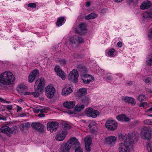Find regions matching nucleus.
<instances>
[{"instance_id": "1", "label": "nucleus", "mask_w": 152, "mask_h": 152, "mask_svg": "<svg viewBox=\"0 0 152 152\" xmlns=\"http://www.w3.org/2000/svg\"><path fill=\"white\" fill-rule=\"evenodd\" d=\"M138 135L137 134L135 135L134 133L132 135L129 134H125L124 137V143H121L119 145V152H130V149L129 147L131 144L138 140Z\"/></svg>"}, {"instance_id": "2", "label": "nucleus", "mask_w": 152, "mask_h": 152, "mask_svg": "<svg viewBox=\"0 0 152 152\" xmlns=\"http://www.w3.org/2000/svg\"><path fill=\"white\" fill-rule=\"evenodd\" d=\"M45 81L43 78L41 77L38 79L35 82L34 89L40 94L43 91L45 86Z\"/></svg>"}, {"instance_id": "3", "label": "nucleus", "mask_w": 152, "mask_h": 152, "mask_svg": "<svg viewBox=\"0 0 152 152\" xmlns=\"http://www.w3.org/2000/svg\"><path fill=\"white\" fill-rule=\"evenodd\" d=\"M152 130L149 127L143 126L141 129L140 136L142 138L149 140L151 136Z\"/></svg>"}, {"instance_id": "4", "label": "nucleus", "mask_w": 152, "mask_h": 152, "mask_svg": "<svg viewBox=\"0 0 152 152\" xmlns=\"http://www.w3.org/2000/svg\"><path fill=\"white\" fill-rule=\"evenodd\" d=\"M4 77L6 79V85H10L14 83L15 77L12 73L9 71H6L4 73Z\"/></svg>"}, {"instance_id": "5", "label": "nucleus", "mask_w": 152, "mask_h": 152, "mask_svg": "<svg viewBox=\"0 0 152 152\" xmlns=\"http://www.w3.org/2000/svg\"><path fill=\"white\" fill-rule=\"evenodd\" d=\"M78 76V71L76 69H74L70 72L68 75V78L70 81L75 83L77 81Z\"/></svg>"}, {"instance_id": "6", "label": "nucleus", "mask_w": 152, "mask_h": 152, "mask_svg": "<svg viewBox=\"0 0 152 152\" xmlns=\"http://www.w3.org/2000/svg\"><path fill=\"white\" fill-rule=\"evenodd\" d=\"M45 95L49 99L53 98L55 92V89L54 87L51 85H48L45 88Z\"/></svg>"}, {"instance_id": "7", "label": "nucleus", "mask_w": 152, "mask_h": 152, "mask_svg": "<svg viewBox=\"0 0 152 152\" xmlns=\"http://www.w3.org/2000/svg\"><path fill=\"white\" fill-rule=\"evenodd\" d=\"M85 113L87 116L93 118H96L97 116L99 115L100 114L98 111L94 110L93 108H86Z\"/></svg>"}, {"instance_id": "8", "label": "nucleus", "mask_w": 152, "mask_h": 152, "mask_svg": "<svg viewBox=\"0 0 152 152\" xmlns=\"http://www.w3.org/2000/svg\"><path fill=\"white\" fill-rule=\"evenodd\" d=\"M118 126L117 123L112 120L107 121L105 124V127L110 130L113 131Z\"/></svg>"}, {"instance_id": "9", "label": "nucleus", "mask_w": 152, "mask_h": 152, "mask_svg": "<svg viewBox=\"0 0 152 152\" xmlns=\"http://www.w3.org/2000/svg\"><path fill=\"white\" fill-rule=\"evenodd\" d=\"M59 124L56 121L50 122L47 124V128L48 130L52 133L54 131H56L58 128Z\"/></svg>"}, {"instance_id": "10", "label": "nucleus", "mask_w": 152, "mask_h": 152, "mask_svg": "<svg viewBox=\"0 0 152 152\" xmlns=\"http://www.w3.org/2000/svg\"><path fill=\"white\" fill-rule=\"evenodd\" d=\"M80 145V143L78 142L77 139L75 137H73L70 139L66 143L65 145L70 148L73 145L79 146Z\"/></svg>"}, {"instance_id": "11", "label": "nucleus", "mask_w": 152, "mask_h": 152, "mask_svg": "<svg viewBox=\"0 0 152 152\" xmlns=\"http://www.w3.org/2000/svg\"><path fill=\"white\" fill-rule=\"evenodd\" d=\"M117 137L114 136H110L106 137L105 140V143L107 145L112 146L116 143Z\"/></svg>"}, {"instance_id": "12", "label": "nucleus", "mask_w": 152, "mask_h": 152, "mask_svg": "<svg viewBox=\"0 0 152 152\" xmlns=\"http://www.w3.org/2000/svg\"><path fill=\"white\" fill-rule=\"evenodd\" d=\"M14 129H11L7 125H4L0 129V132L7 134L15 133Z\"/></svg>"}, {"instance_id": "13", "label": "nucleus", "mask_w": 152, "mask_h": 152, "mask_svg": "<svg viewBox=\"0 0 152 152\" xmlns=\"http://www.w3.org/2000/svg\"><path fill=\"white\" fill-rule=\"evenodd\" d=\"M121 99L125 103L131 104L132 106H134L136 103L134 99L131 97L122 96Z\"/></svg>"}, {"instance_id": "14", "label": "nucleus", "mask_w": 152, "mask_h": 152, "mask_svg": "<svg viewBox=\"0 0 152 152\" xmlns=\"http://www.w3.org/2000/svg\"><path fill=\"white\" fill-rule=\"evenodd\" d=\"M39 73L38 70L37 69L33 70L28 77V82L29 83L33 82L35 79L36 77L38 75Z\"/></svg>"}, {"instance_id": "15", "label": "nucleus", "mask_w": 152, "mask_h": 152, "mask_svg": "<svg viewBox=\"0 0 152 152\" xmlns=\"http://www.w3.org/2000/svg\"><path fill=\"white\" fill-rule=\"evenodd\" d=\"M54 70L56 72L57 75L61 77L63 80L65 79L66 78L65 73L60 68L59 66H55Z\"/></svg>"}, {"instance_id": "16", "label": "nucleus", "mask_w": 152, "mask_h": 152, "mask_svg": "<svg viewBox=\"0 0 152 152\" xmlns=\"http://www.w3.org/2000/svg\"><path fill=\"white\" fill-rule=\"evenodd\" d=\"M31 126L36 130L41 132H42L44 127V126L39 123H32Z\"/></svg>"}, {"instance_id": "17", "label": "nucleus", "mask_w": 152, "mask_h": 152, "mask_svg": "<svg viewBox=\"0 0 152 152\" xmlns=\"http://www.w3.org/2000/svg\"><path fill=\"white\" fill-rule=\"evenodd\" d=\"M152 3L149 0H146L143 1L141 4L140 8L143 10L147 9L150 8L151 6Z\"/></svg>"}, {"instance_id": "18", "label": "nucleus", "mask_w": 152, "mask_h": 152, "mask_svg": "<svg viewBox=\"0 0 152 152\" xmlns=\"http://www.w3.org/2000/svg\"><path fill=\"white\" fill-rule=\"evenodd\" d=\"M80 31L76 32L80 35L84 34L86 32V26L85 23H82L79 25Z\"/></svg>"}, {"instance_id": "19", "label": "nucleus", "mask_w": 152, "mask_h": 152, "mask_svg": "<svg viewBox=\"0 0 152 152\" xmlns=\"http://www.w3.org/2000/svg\"><path fill=\"white\" fill-rule=\"evenodd\" d=\"M77 68L80 73V75L83 76V75H85L87 70L85 66L82 64H79L77 65Z\"/></svg>"}, {"instance_id": "20", "label": "nucleus", "mask_w": 152, "mask_h": 152, "mask_svg": "<svg viewBox=\"0 0 152 152\" xmlns=\"http://www.w3.org/2000/svg\"><path fill=\"white\" fill-rule=\"evenodd\" d=\"M67 134V132L66 131L62 132L61 133L58 134L56 135V139L58 141H62L64 139Z\"/></svg>"}, {"instance_id": "21", "label": "nucleus", "mask_w": 152, "mask_h": 152, "mask_svg": "<svg viewBox=\"0 0 152 152\" xmlns=\"http://www.w3.org/2000/svg\"><path fill=\"white\" fill-rule=\"evenodd\" d=\"M75 104V101H66L63 103L64 106L67 108L71 109L73 108Z\"/></svg>"}, {"instance_id": "22", "label": "nucleus", "mask_w": 152, "mask_h": 152, "mask_svg": "<svg viewBox=\"0 0 152 152\" xmlns=\"http://www.w3.org/2000/svg\"><path fill=\"white\" fill-rule=\"evenodd\" d=\"M116 118L118 120L122 121H129L130 120V118H129L126 117V115L124 114L117 116Z\"/></svg>"}, {"instance_id": "23", "label": "nucleus", "mask_w": 152, "mask_h": 152, "mask_svg": "<svg viewBox=\"0 0 152 152\" xmlns=\"http://www.w3.org/2000/svg\"><path fill=\"white\" fill-rule=\"evenodd\" d=\"M87 94L86 89L85 88H80L76 93L77 97H80L84 96Z\"/></svg>"}, {"instance_id": "24", "label": "nucleus", "mask_w": 152, "mask_h": 152, "mask_svg": "<svg viewBox=\"0 0 152 152\" xmlns=\"http://www.w3.org/2000/svg\"><path fill=\"white\" fill-rule=\"evenodd\" d=\"M72 91V90L71 87H65L63 89L61 92V94L62 95L66 96L71 93Z\"/></svg>"}, {"instance_id": "25", "label": "nucleus", "mask_w": 152, "mask_h": 152, "mask_svg": "<svg viewBox=\"0 0 152 152\" xmlns=\"http://www.w3.org/2000/svg\"><path fill=\"white\" fill-rule=\"evenodd\" d=\"M143 20H149L152 19V10L147 12L144 13L143 14Z\"/></svg>"}, {"instance_id": "26", "label": "nucleus", "mask_w": 152, "mask_h": 152, "mask_svg": "<svg viewBox=\"0 0 152 152\" xmlns=\"http://www.w3.org/2000/svg\"><path fill=\"white\" fill-rule=\"evenodd\" d=\"M66 21L64 17H60L58 18L57 22L56 23V25L59 26H61L63 23H64Z\"/></svg>"}, {"instance_id": "27", "label": "nucleus", "mask_w": 152, "mask_h": 152, "mask_svg": "<svg viewBox=\"0 0 152 152\" xmlns=\"http://www.w3.org/2000/svg\"><path fill=\"white\" fill-rule=\"evenodd\" d=\"M81 100L82 103L86 106L88 105L90 101L89 98L87 96L83 97Z\"/></svg>"}, {"instance_id": "28", "label": "nucleus", "mask_w": 152, "mask_h": 152, "mask_svg": "<svg viewBox=\"0 0 152 152\" xmlns=\"http://www.w3.org/2000/svg\"><path fill=\"white\" fill-rule=\"evenodd\" d=\"M97 16V15L94 13H91L85 17V19L87 20L95 18Z\"/></svg>"}, {"instance_id": "29", "label": "nucleus", "mask_w": 152, "mask_h": 152, "mask_svg": "<svg viewBox=\"0 0 152 152\" xmlns=\"http://www.w3.org/2000/svg\"><path fill=\"white\" fill-rule=\"evenodd\" d=\"M25 94L26 95H32L34 97H38L39 95L38 93L37 92V91H36L35 89H34V92H25Z\"/></svg>"}, {"instance_id": "30", "label": "nucleus", "mask_w": 152, "mask_h": 152, "mask_svg": "<svg viewBox=\"0 0 152 152\" xmlns=\"http://www.w3.org/2000/svg\"><path fill=\"white\" fill-rule=\"evenodd\" d=\"M69 40L72 44H78V40L75 36L71 37L70 38Z\"/></svg>"}, {"instance_id": "31", "label": "nucleus", "mask_w": 152, "mask_h": 152, "mask_svg": "<svg viewBox=\"0 0 152 152\" xmlns=\"http://www.w3.org/2000/svg\"><path fill=\"white\" fill-rule=\"evenodd\" d=\"M70 148L65 145L61 146L60 152H69Z\"/></svg>"}, {"instance_id": "32", "label": "nucleus", "mask_w": 152, "mask_h": 152, "mask_svg": "<svg viewBox=\"0 0 152 152\" xmlns=\"http://www.w3.org/2000/svg\"><path fill=\"white\" fill-rule=\"evenodd\" d=\"M85 108V105H77L75 108V111L80 112L83 110Z\"/></svg>"}, {"instance_id": "33", "label": "nucleus", "mask_w": 152, "mask_h": 152, "mask_svg": "<svg viewBox=\"0 0 152 152\" xmlns=\"http://www.w3.org/2000/svg\"><path fill=\"white\" fill-rule=\"evenodd\" d=\"M137 99L141 102L142 101H146V97L144 95L141 94L137 97Z\"/></svg>"}, {"instance_id": "34", "label": "nucleus", "mask_w": 152, "mask_h": 152, "mask_svg": "<svg viewBox=\"0 0 152 152\" xmlns=\"http://www.w3.org/2000/svg\"><path fill=\"white\" fill-rule=\"evenodd\" d=\"M6 79L4 77V73L0 75V83L6 85L7 83L6 82Z\"/></svg>"}, {"instance_id": "35", "label": "nucleus", "mask_w": 152, "mask_h": 152, "mask_svg": "<svg viewBox=\"0 0 152 152\" xmlns=\"http://www.w3.org/2000/svg\"><path fill=\"white\" fill-rule=\"evenodd\" d=\"M85 145H91L92 142L90 137H86L84 139Z\"/></svg>"}, {"instance_id": "36", "label": "nucleus", "mask_w": 152, "mask_h": 152, "mask_svg": "<svg viewBox=\"0 0 152 152\" xmlns=\"http://www.w3.org/2000/svg\"><path fill=\"white\" fill-rule=\"evenodd\" d=\"M83 76L87 78V79H88L90 82H92L94 80V77L91 75L86 74L83 75Z\"/></svg>"}, {"instance_id": "37", "label": "nucleus", "mask_w": 152, "mask_h": 152, "mask_svg": "<svg viewBox=\"0 0 152 152\" xmlns=\"http://www.w3.org/2000/svg\"><path fill=\"white\" fill-rule=\"evenodd\" d=\"M25 88V86L23 85H20L17 88V90L19 93H20L21 91H23Z\"/></svg>"}, {"instance_id": "38", "label": "nucleus", "mask_w": 152, "mask_h": 152, "mask_svg": "<svg viewBox=\"0 0 152 152\" xmlns=\"http://www.w3.org/2000/svg\"><path fill=\"white\" fill-rule=\"evenodd\" d=\"M146 147L148 152H152L151 145L149 141H148L146 143Z\"/></svg>"}, {"instance_id": "39", "label": "nucleus", "mask_w": 152, "mask_h": 152, "mask_svg": "<svg viewBox=\"0 0 152 152\" xmlns=\"http://www.w3.org/2000/svg\"><path fill=\"white\" fill-rule=\"evenodd\" d=\"M115 50L113 48H112L110 50L108 53V56L110 57L114 56V53L115 52Z\"/></svg>"}, {"instance_id": "40", "label": "nucleus", "mask_w": 152, "mask_h": 152, "mask_svg": "<svg viewBox=\"0 0 152 152\" xmlns=\"http://www.w3.org/2000/svg\"><path fill=\"white\" fill-rule=\"evenodd\" d=\"M146 63L148 65H152V54L151 56L148 57V58L146 60Z\"/></svg>"}, {"instance_id": "41", "label": "nucleus", "mask_w": 152, "mask_h": 152, "mask_svg": "<svg viewBox=\"0 0 152 152\" xmlns=\"http://www.w3.org/2000/svg\"><path fill=\"white\" fill-rule=\"evenodd\" d=\"M148 37L150 40L152 39V28H151L148 32Z\"/></svg>"}, {"instance_id": "42", "label": "nucleus", "mask_w": 152, "mask_h": 152, "mask_svg": "<svg viewBox=\"0 0 152 152\" xmlns=\"http://www.w3.org/2000/svg\"><path fill=\"white\" fill-rule=\"evenodd\" d=\"M64 129V130H68L71 129L70 126L68 124L64 123L63 125Z\"/></svg>"}, {"instance_id": "43", "label": "nucleus", "mask_w": 152, "mask_h": 152, "mask_svg": "<svg viewBox=\"0 0 152 152\" xmlns=\"http://www.w3.org/2000/svg\"><path fill=\"white\" fill-rule=\"evenodd\" d=\"M151 80L152 79L151 77H147L145 80V82L146 84H149Z\"/></svg>"}, {"instance_id": "44", "label": "nucleus", "mask_w": 152, "mask_h": 152, "mask_svg": "<svg viewBox=\"0 0 152 152\" xmlns=\"http://www.w3.org/2000/svg\"><path fill=\"white\" fill-rule=\"evenodd\" d=\"M96 124L94 121H91L89 124L88 126L89 128H92V127H96Z\"/></svg>"}, {"instance_id": "45", "label": "nucleus", "mask_w": 152, "mask_h": 152, "mask_svg": "<svg viewBox=\"0 0 152 152\" xmlns=\"http://www.w3.org/2000/svg\"><path fill=\"white\" fill-rule=\"evenodd\" d=\"M28 6L32 8H34L37 7V5L35 3H32L28 4Z\"/></svg>"}, {"instance_id": "46", "label": "nucleus", "mask_w": 152, "mask_h": 152, "mask_svg": "<svg viewBox=\"0 0 152 152\" xmlns=\"http://www.w3.org/2000/svg\"><path fill=\"white\" fill-rule=\"evenodd\" d=\"M144 123L146 125H152V121L151 120L147 119L144 121Z\"/></svg>"}, {"instance_id": "47", "label": "nucleus", "mask_w": 152, "mask_h": 152, "mask_svg": "<svg viewBox=\"0 0 152 152\" xmlns=\"http://www.w3.org/2000/svg\"><path fill=\"white\" fill-rule=\"evenodd\" d=\"M59 62L61 64L64 65L66 64V61L64 59H61L59 60Z\"/></svg>"}, {"instance_id": "48", "label": "nucleus", "mask_w": 152, "mask_h": 152, "mask_svg": "<svg viewBox=\"0 0 152 152\" xmlns=\"http://www.w3.org/2000/svg\"><path fill=\"white\" fill-rule=\"evenodd\" d=\"M136 1V0H128L127 3L129 5H133Z\"/></svg>"}, {"instance_id": "49", "label": "nucleus", "mask_w": 152, "mask_h": 152, "mask_svg": "<svg viewBox=\"0 0 152 152\" xmlns=\"http://www.w3.org/2000/svg\"><path fill=\"white\" fill-rule=\"evenodd\" d=\"M148 105V103L147 102H143L140 104L139 106L140 107H144Z\"/></svg>"}, {"instance_id": "50", "label": "nucleus", "mask_w": 152, "mask_h": 152, "mask_svg": "<svg viewBox=\"0 0 152 152\" xmlns=\"http://www.w3.org/2000/svg\"><path fill=\"white\" fill-rule=\"evenodd\" d=\"M90 145H85V148L87 151H91Z\"/></svg>"}, {"instance_id": "51", "label": "nucleus", "mask_w": 152, "mask_h": 152, "mask_svg": "<svg viewBox=\"0 0 152 152\" xmlns=\"http://www.w3.org/2000/svg\"><path fill=\"white\" fill-rule=\"evenodd\" d=\"M75 152H83V151L81 148L79 146H78V147H77L75 149Z\"/></svg>"}, {"instance_id": "52", "label": "nucleus", "mask_w": 152, "mask_h": 152, "mask_svg": "<svg viewBox=\"0 0 152 152\" xmlns=\"http://www.w3.org/2000/svg\"><path fill=\"white\" fill-rule=\"evenodd\" d=\"M77 39L78 40V44L82 43L84 42L83 39L82 38L79 37Z\"/></svg>"}, {"instance_id": "53", "label": "nucleus", "mask_w": 152, "mask_h": 152, "mask_svg": "<svg viewBox=\"0 0 152 152\" xmlns=\"http://www.w3.org/2000/svg\"><path fill=\"white\" fill-rule=\"evenodd\" d=\"M47 110V108L45 107H44L43 109H39V112H40L41 113H42L45 112L46 110Z\"/></svg>"}, {"instance_id": "54", "label": "nucleus", "mask_w": 152, "mask_h": 152, "mask_svg": "<svg viewBox=\"0 0 152 152\" xmlns=\"http://www.w3.org/2000/svg\"><path fill=\"white\" fill-rule=\"evenodd\" d=\"M106 80H112L111 76L110 75H107L106 77Z\"/></svg>"}, {"instance_id": "55", "label": "nucleus", "mask_w": 152, "mask_h": 152, "mask_svg": "<svg viewBox=\"0 0 152 152\" xmlns=\"http://www.w3.org/2000/svg\"><path fill=\"white\" fill-rule=\"evenodd\" d=\"M7 109L8 110H11L12 108V106L11 105H8L6 107Z\"/></svg>"}, {"instance_id": "56", "label": "nucleus", "mask_w": 152, "mask_h": 152, "mask_svg": "<svg viewBox=\"0 0 152 152\" xmlns=\"http://www.w3.org/2000/svg\"><path fill=\"white\" fill-rule=\"evenodd\" d=\"M83 80V83L85 84H88L90 82L89 81V80L88 79H82Z\"/></svg>"}, {"instance_id": "57", "label": "nucleus", "mask_w": 152, "mask_h": 152, "mask_svg": "<svg viewBox=\"0 0 152 152\" xmlns=\"http://www.w3.org/2000/svg\"><path fill=\"white\" fill-rule=\"evenodd\" d=\"M25 127L27 128H29L30 127V124L28 122L26 123L25 124H23Z\"/></svg>"}, {"instance_id": "58", "label": "nucleus", "mask_w": 152, "mask_h": 152, "mask_svg": "<svg viewBox=\"0 0 152 152\" xmlns=\"http://www.w3.org/2000/svg\"><path fill=\"white\" fill-rule=\"evenodd\" d=\"M96 127H92V128H90L91 132L92 133L95 132L96 131Z\"/></svg>"}, {"instance_id": "59", "label": "nucleus", "mask_w": 152, "mask_h": 152, "mask_svg": "<svg viewBox=\"0 0 152 152\" xmlns=\"http://www.w3.org/2000/svg\"><path fill=\"white\" fill-rule=\"evenodd\" d=\"M17 112H19L20 111H21L22 110V108L19 107L18 106H17Z\"/></svg>"}, {"instance_id": "60", "label": "nucleus", "mask_w": 152, "mask_h": 152, "mask_svg": "<svg viewBox=\"0 0 152 152\" xmlns=\"http://www.w3.org/2000/svg\"><path fill=\"white\" fill-rule=\"evenodd\" d=\"M6 119V117H3L2 115L1 114L0 115V120H5Z\"/></svg>"}, {"instance_id": "61", "label": "nucleus", "mask_w": 152, "mask_h": 152, "mask_svg": "<svg viewBox=\"0 0 152 152\" xmlns=\"http://www.w3.org/2000/svg\"><path fill=\"white\" fill-rule=\"evenodd\" d=\"M33 111L35 113H39V109H38L37 108H34Z\"/></svg>"}, {"instance_id": "62", "label": "nucleus", "mask_w": 152, "mask_h": 152, "mask_svg": "<svg viewBox=\"0 0 152 152\" xmlns=\"http://www.w3.org/2000/svg\"><path fill=\"white\" fill-rule=\"evenodd\" d=\"M122 43L120 41H119L117 43V45L119 47H121L122 46Z\"/></svg>"}, {"instance_id": "63", "label": "nucleus", "mask_w": 152, "mask_h": 152, "mask_svg": "<svg viewBox=\"0 0 152 152\" xmlns=\"http://www.w3.org/2000/svg\"><path fill=\"white\" fill-rule=\"evenodd\" d=\"M38 116L39 117H42L45 116V114L42 113H39L38 114Z\"/></svg>"}, {"instance_id": "64", "label": "nucleus", "mask_w": 152, "mask_h": 152, "mask_svg": "<svg viewBox=\"0 0 152 152\" xmlns=\"http://www.w3.org/2000/svg\"><path fill=\"white\" fill-rule=\"evenodd\" d=\"M26 113H22L20 114L19 116L20 117H24L26 116Z\"/></svg>"}]
</instances>
